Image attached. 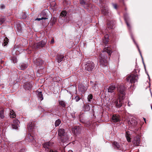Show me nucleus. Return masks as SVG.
<instances>
[{"label": "nucleus", "instance_id": "nucleus-9", "mask_svg": "<svg viewBox=\"0 0 152 152\" xmlns=\"http://www.w3.org/2000/svg\"><path fill=\"white\" fill-rule=\"evenodd\" d=\"M20 124V122L17 119H15L13 121V123L12 124V127L13 129H17Z\"/></svg>", "mask_w": 152, "mask_h": 152}, {"label": "nucleus", "instance_id": "nucleus-50", "mask_svg": "<svg viewBox=\"0 0 152 152\" xmlns=\"http://www.w3.org/2000/svg\"><path fill=\"white\" fill-rule=\"evenodd\" d=\"M143 118V119H144V120L146 122V119H145V118Z\"/></svg>", "mask_w": 152, "mask_h": 152}, {"label": "nucleus", "instance_id": "nucleus-19", "mask_svg": "<svg viewBox=\"0 0 152 152\" xmlns=\"http://www.w3.org/2000/svg\"><path fill=\"white\" fill-rule=\"evenodd\" d=\"M64 59V56L62 55H58L57 58V61L60 63L63 61Z\"/></svg>", "mask_w": 152, "mask_h": 152}, {"label": "nucleus", "instance_id": "nucleus-8", "mask_svg": "<svg viewBox=\"0 0 152 152\" xmlns=\"http://www.w3.org/2000/svg\"><path fill=\"white\" fill-rule=\"evenodd\" d=\"M47 40L46 39H44L43 40L39 42L36 44V48H38L40 47H44L46 43Z\"/></svg>", "mask_w": 152, "mask_h": 152}, {"label": "nucleus", "instance_id": "nucleus-20", "mask_svg": "<svg viewBox=\"0 0 152 152\" xmlns=\"http://www.w3.org/2000/svg\"><path fill=\"white\" fill-rule=\"evenodd\" d=\"M108 34H106L104 36V38L102 39V42L105 44H107L108 42Z\"/></svg>", "mask_w": 152, "mask_h": 152}, {"label": "nucleus", "instance_id": "nucleus-49", "mask_svg": "<svg viewBox=\"0 0 152 152\" xmlns=\"http://www.w3.org/2000/svg\"><path fill=\"white\" fill-rule=\"evenodd\" d=\"M68 152H72V150H69V151Z\"/></svg>", "mask_w": 152, "mask_h": 152}, {"label": "nucleus", "instance_id": "nucleus-45", "mask_svg": "<svg viewBox=\"0 0 152 152\" xmlns=\"http://www.w3.org/2000/svg\"><path fill=\"white\" fill-rule=\"evenodd\" d=\"M137 48H138V50H139V52H140V55H141V57H142V55H141V52H140V49H139V47H138V46H137Z\"/></svg>", "mask_w": 152, "mask_h": 152}, {"label": "nucleus", "instance_id": "nucleus-24", "mask_svg": "<svg viewBox=\"0 0 152 152\" xmlns=\"http://www.w3.org/2000/svg\"><path fill=\"white\" fill-rule=\"evenodd\" d=\"M113 145L115 149H118L120 147L119 143L115 142L113 143Z\"/></svg>", "mask_w": 152, "mask_h": 152}, {"label": "nucleus", "instance_id": "nucleus-12", "mask_svg": "<svg viewBox=\"0 0 152 152\" xmlns=\"http://www.w3.org/2000/svg\"><path fill=\"white\" fill-rule=\"evenodd\" d=\"M28 131L30 132H32L34 129V122H30L28 126Z\"/></svg>", "mask_w": 152, "mask_h": 152}, {"label": "nucleus", "instance_id": "nucleus-2", "mask_svg": "<svg viewBox=\"0 0 152 152\" xmlns=\"http://www.w3.org/2000/svg\"><path fill=\"white\" fill-rule=\"evenodd\" d=\"M108 47H105L102 53L99 55V56L100 65L103 67L104 66L107 68V67L108 63V61L107 60V57L106 56H105L104 52H106L110 56L112 53L111 50H108Z\"/></svg>", "mask_w": 152, "mask_h": 152}, {"label": "nucleus", "instance_id": "nucleus-25", "mask_svg": "<svg viewBox=\"0 0 152 152\" xmlns=\"http://www.w3.org/2000/svg\"><path fill=\"white\" fill-rule=\"evenodd\" d=\"M9 40V39L7 37H5L4 39V42L2 44L4 46H6L8 44Z\"/></svg>", "mask_w": 152, "mask_h": 152}, {"label": "nucleus", "instance_id": "nucleus-36", "mask_svg": "<svg viewBox=\"0 0 152 152\" xmlns=\"http://www.w3.org/2000/svg\"><path fill=\"white\" fill-rule=\"evenodd\" d=\"M80 99V98L78 96H76L75 98V101L77 102H78Z\"/></svg>", "mask_w": 152, "mask_h": 152}, {"label": "nucleus", "instance_id": "nucleus-4", "mask_svg": "<svg viewBox=\"0 0 152 152\" xmlns=\"http://www.w3.org/2000/svg\"><path fill=\"white\" fill-rule=\"evenodd\" d=\"M58 135L61 137V141L63 142H65L68 139L69 137L68 136H66L65 139H64V137L66 136V134L64 130L62 128L59 129L58 131Z\"/></svg>", "mask_w": 152, "mask_h": 152}, {"label": "nucleus", "instance_id": "nucleus-18", "mask_svg": "<svg viewBox=\"0 0 152 152\" xmlns=\"http://www.w3.org/2000/svg\"><path fill=\"white\" fill-rule=\"evenodd\" d=\"M37 96L39 99L42 101L43 99V97L42 94V92L41 91H39V90H37Z\"/></svg>", "mask_w": 152, "mask_h": 152}, {"label": "nucleus", "instance_id": "nucleus-43", "mask_svg": "<svg viewBox=\"0 0 152 152\" xmlns=\"http://www.w3.org/2000/svg\"><path fill=\"white\" fill-rule=\"evenodd\" d=\"M128 105L129 106H131V105H132V104L131 103V102H128Z\"/></svg>", "mask_w": 152, "mask_h": 152}, {"label": "nucleus", "instance_id": "nucleus-41", "mask_svg": "<svg viewBox=\"0 0 152 152\" xmlns=\"http://www.w3.org/2000/svg\"><path fill=\"white\" fill-rule=\"evenodd\" d=\"M1 9H4L5 8V6L3 4H1Z\"/></svg>", "mask_w": 152, "mask_h": 152}, {"label": "nucleus", "instance_id": "nucleus-32", "mask_svg": "<svg viewBox=\"0 0 152 152\" xmlns=\"http://www.w3.org/2000/svg\"><path fill=\"white\" fill-rule=\"evenodd\" d=\"M59 104L63 107H65L66 105L65 102L62 101H60L59 102Z\"/></svg>", "mask_w": 152, "mask_h": 152}, {"label": "nucleus", "instance_id": "nucleus-38", "mask_svg": "<svg viewBox=\"0 0 152 152\" xmlns=\"http://www.w3.org/2000/svg\"><path fill=\"white\" fill-rule=\"evenodd\" d=\"M113 7L116 9L117 8V4H113Z\"/></svg>", "mask_w": 152, "mask_h": 152}, {"label": "nucleus", "instance_id": "nucleus-14", "mask_svg": "<svg viewBox=\"0 0 152 152\" xmlns=\"http://www.w3.org/2000/svg\"><path fill=\"white\" fill-rule=\"evenodd\" d=\"M120 116L118 115H113L112 117V119L113 121L116 122H118L120 120Z\"/></svg>", "mask_w": 152, "mask_h": 152}, {"label": "nucleus", "instance_id": "nucleus-16", "mask_svg": "<svg viewBox=\"0 0 152 152\" xmlns=\"http://www.w3.org/2000/svg\"><path fill=\"white\" fill-rule=\"evenodd\" d=\"M33 84V83L32 82L26 83L25 85V88L26 90H29L32 87V85Z\"/></svg>", "mask_w": 152, "mask_h": 152}, {"label": "nucleus", "instance_id": "nucleus-28", "mask_svg": "<svg viewBox=\"0 0 152 152\" xmlns=\"http://www.w3.org/2000/svg\"><path fill=\"white\" fill-rule=\"evenodd\" d=\"M90 110V106L88 105L84 106V111H88Z\"/></svg>", "mask_w": 152, "mask_h": 152}, {"label": "nucleus", "instance_id": "nucleus-17", "mask_svg": "<svg viewBox=\"0 0 152 152\" xmlns=\"http://www.w3.org/2000/svg\"><path fill=\"white\" fill-rule=\"evenodd\" d=\"M20 68L21 70H24L26 69L28 66L27 63H22L20 64Z\"/></svg>", "mask_w": 152, "mask_h": 152}, {"label": "nucleus", "instance_id": "nucleus-5", "mask_svg": "<svg viewBox=\"0 0 152 152\" xmlns=\"http://www.w3.org/2000/svg\"><path fill=\"white\" fill-rule=\"evenodd\" d=\"M94 67V64L93 62L91 61H88L85 65L86 69L89 72H91Z\"/></svg>", "mask_w": 152, "mask_h": 152}, {"label": "nucleus", "instance_id": "nucleus-48", "mask_svg": "<svg viewBox=\"0 0 152 152\" xmlns=\"http://www.w3.org/2000/svg\"><path fill=\"white\" fill-rule=\"evenodd\" d=\"M19 152H24V150H21Z\"/></svg>", "mask_w": 152, "mask_h": 152}, {"label": "nucleus", "instance_id": "nucleus-30", "mask_svg": "<svg viewBox=\"0 0 152 152\" xmlns=\"http://www.w3.org/2000/svg\"><path fill=\"white\" fill-rule=\"evenodd\" d=\"M0 117L2 119H3L4 118V111L3 110H1L0 111Z\"/></svg>", "mask_w": 152, "mask_h": 152}, {"label": "nucleus", "instance_id": "nucleus-21", "mask_svg": "<svg viewBox=\"0 0 152 152\" xmlns=\"http://www.w3.org/2000/svg\"><path fill=\"white\" fill-rule=\"evenodd\" d=\"M124 20L129 29H130V26L128 22V19L127 14L124 15Z\"/></svg>", "mask_w": 152, "mask_h": 152}, {"label": "nucleus", "instance_id": "nucleus-6", "mask_svg": "<svg viewBox=\"0 0 152 152\" xmlns=\"http://www.w3.org/2000/svg\"><path fill=\"white\" fill-rule=\"evenodd\" d=\"M40 18H37L35 20L40 21L42 20L47 19L48 18V16L45 11H42L40 14Z\"/></svg>", "mask_w": 152, "mask_h": 152}, {"label": "nucleus", "instance_id": "nucleus-42", "mask_svg": "<svg viewBox=\"0 0 152 152\" xmlns=\"http://www.w3.org/2000/svg\"><path fill=\"white\" fill-rule=\"evenodd\" d=\"M96 84H95L94 87H95L94 89H95V91H97V89L96 88Z\"/></svg>", "mask_w": 152, "mask_h": 152}, {"label": "nucleus", "instance_id": "nucleus-34", "mask_svg": "<svg viewBox=\"0 0 152 152\" xmlns=\"http://www.w3.org/2000/svg\"><path fill=\"white\" fill-rule=\"evenodd\" d=\"M93 98V96L92 94H90L89 95L88 97V99L89 102H90L91 101V100Z\"/></svg>", "mask_w": 152, "mask_h": 152}, {"label": "nucleus", "instance_id": "nucleus-1", "mask_svg": "<svg viewBox=\"0 0 152 152\" xmlns=\"http://www.w3.org/2000/svg\"><path fill=\"white\" fill-rule=\"evenodd\" d=\"M118 98H114L113 100V103L117 107H120L122 106V100L125 97V91L126 88L123 85L118 86L117 87Z\"/></svg>", "mask_w": 152, "mask_h": 152}, {"label": "nucleus", "instance_id": "nucleus-47", "mask_svg": "<svg viewBox=\"0 0 152 152\" xmlns=\"http://www.w3.org/2000/svg\"><path fill=\"white\" fill-rule=\"evenodd\" d=\"M2 138L1 137H0V143H1V139Z\"/></svg>", "mask_w": 152, "mask_h": 152}, {"label": "nucleus", "instance_id": "nucleus-23", "mask_svg": "<svg viewBox=\"0 0 152 152\" xmlns=\"http://www.w3.org/2000/svg\"><path fill=\"white\" fill-rule=\"evenodd\" d=\"M36 64L37 65H40L43 64L44 61L39 59H37L36 60Z\"/></svg>", "mask_w": 152, "mask_h": 152}, {"label": "nucleus", "instance_id": "nucleus-10", "mask_svg": "<svg viewBox=\"0 0 152 152\" xmlns=\"http://www.w3.org/2000/svg\"><path fill=\"white\" fill-rule=\"evenodd\" d=\"M87 88L82 84H80L78 85V90L79 91L83 93L86 90Z\"/></svg>", "mask_w": 152, "mask_h": 152}, {"label": "nucleus", "instance_id": "nucleus-11", "mask_svg": "<svg viewBox=\"0 0 152 152\" xmlns=\"http://www.w3.org/2000/svg\"><path fill=\"white\" fill-rule=\"evenodd\" d=\"M53 143L50 142H48L43 144V146L48 151V150L50 149V147L53 145Z\"/></svg>", "mask_w": 152, "mask_h": 152}, {"label": "nucleus", "instance_id": "nucleus-46", "mask_svg": "<svg viewBox=\"0 0 152 152\" xmlns=\"http://www.w3.org/2000/svg\"><path fill=\"white\" fill-rule=\"evenodd\" d=\"M18 29L19 30V31H20L21 30V26H19Z\"/></svg>", "mask_w": 152, "mask_h": 152}, {"label": "nucleus", "instance_id": "nucleus-7", "mask_svg": "<svg viewBox=\"0 0 152 152\" xmlns=\"http://www.w3.org/2000/svg\"><path fill=\"white\" fill-rule=\"evenodd\" d=\"M72 131L73 134L77 135L81 133V130L79 126H75L72 128Z\"/></svg>", "mask_w": 152, "mask_h": 152}, {"label": "nucleus", "instance_id": "nucleus-13", "mask_svg": "<svg viewBox=\"0 0 152 152\" xmlns=\"http://www.w3.org/2000/svg\"><path fill=\"white\" fill-rule=\"evenodd\" d=\"M115 88V86L114 84H111L110 86L108 89V92L110 93L113 92Z\"/></svg>", "mask_w": 152, "mask_h": 152}, {"label": "nucleus", "instance_id": "nucleus-52", "mask_svg": "<svg viewBox=\"0 0 152 152\" xmlns=\"http://www.w3.org/2000/svg\"><path fill=\"white\" fill-rule=\"evenodd\" d=\"M136 123L135 124V123H134V124L133 125H136Z\"/></svg>", "mask_w": 152, "mask_h": 152}, {"label": "nucleus", "instance_id": "nucleus-54", "mask_svg": "<svg viewBox=\"0 0 152 152\" xmlns=\"http://www.w3.org/2000/svg\"><path fill=\"white\" fill-rule=\"evenodd\" d=\"M4 19L2 21V22H4Z\"/></svg>", "mask_w": 152, "mask_h": 152}, {"label": "nucleus", "instance_id": "nucleus-27", "mask_svg": "<svg viewBox=\"0 0 152 152\" xmlns=\"http://www.w3.org/2000/svg\"><path fill=\"white\" fill-rule=\"evenodd\" d=\"M27 137L28 139V141L29 142L32 141L34 140V138L33 136H31L30 134H28Z\"/></svg>", "mask_w": 152, "mask_h": 152}, {"label": "nucleus", "instance_id": "nucleus-26", "mask_svg": "<svg viewBox=\"0 0 152 152\" xmlns=\"http://www.w3.org/2000/svg\"><path fill=\"white\" fill-rule=\"evenodd\" d=\"M10 116L11 118H15L16 117V114L12 110L10 111Z\"/></svg>", "mask_w": 152, "mask_h": 152}, {"label": "nucleus", "instance_id": "nucleus-35", "mask_svg": "<svg viewBox=\"0 0 152 152\" xmlns=\"http://www.w3.org/2000/svg\"><path fill=\"white\" fill-rule=\"evenodd\" d=\"M26 17V15L25 13H22L21 14V18L23 19H25Z\"/></svg>", "mask_w": 152, "mask_h": 152}, {"label": "nucleus", "instance_id": "nucleus-22", "mask_svg": "<svg viewBox=\"0 0 152 152\" xmlns=\"http://www.w3.org/2000/svg\"><path fill=\"white\" fill-rule=\"evenodd\" d=\"M102 12L105 16H107L108 15L109 13V11L108 10L102 8Z\"/></svg>", "mask_w": 152, "mask_h": 152}, {"label": "nucleus", "instance_id": "nucleus-53", "mask_svg": "<svg viewBox=\"0 0 152 152\" xmlns=\"http://www.w3.org/2000/svg\"><path fill=\"white\" fill-rule=\"evenodd\" d=\"M31 53V51L30 50L29 52H28V53Z\"/></svg>", "mask_w": 152, "mask_h": 152}, {"label": "nucleus", "instance_id": "nucleus-40", "mask_svg": "<svg viewBox=\"0 0 152 152\" xmlns=\"http://www.w3.org/2000/svg\"><path fill=\"white\" fill-rule=\"evenodd\" d=\"M50 152H58L57 151L53 150H50Z\"/></svg>", "mask_w": 152, "mask_h": 152}, {"label": "nucleus", "instance_id": "nucleus-44", "mask_svg": "<svg viewBox=\"0 0 152 152\" xmlns=\"http://www.w3.org/2000/svg\"><path fill=\"white\" fill-rule=\"evenodd\" d=\"M80 3L81 4H85V2L84 1H81L80 2Z\"/></svg>", "mask_w": 152, "mask_h": 152}, {"label": "nucleus", "instance_id": "nucleus-51", "mask_svg": "<svg viewBox=\"0 0 152 152\" xmlns=\"http://www.w3.org/2000/svg\"><path fill=\"white\" fill-rule=\"evenodd\" d=\"M72 117L73 118H75V117L74 116H72Z\"/></svg>", "mask_w": 152, "mask_h": 152}, {"label": "nucleus", "instance_id": "nucleus-39", "mask_svg": "<svg viewBox=\"0 0 152 152\" xmlns=\"http://www.w3.org/2000/svg\"><path fill=\"white\" fill-rule=\"evenodd\" d=\"M54 40L53 38H52L50 41V44H53L54 43Z\"/></svg>", "mask_w": 152, "mask_h": 152}, {"label": "nucleus", "instance_id": "nucleus-3", "mask_svg": "<svg viewBox=\"0 0 152 152\" xmlns=\"http://www.w3.org/2000/svg\"><path fill=\"white\" fill-rule=\"evenodd\" d=\"M138 79V75L136 74H132L128 77L126 79L127 81L131 83H135L137 82Z\"/></svg>", "mask_w": 152, "mask_h": 152}, {"label": "nucleus", "instance_id": "nucleus-15", "mask_svg": "<svg viewBox=\"0 0 152 152\" xmlns=\"http://www.w3.org/2000/svg\"><path fill=\"white\" fill-rule=\"evenodd\" d=\"M134 144L136 145H139L140 143V139L139 137H136L134 138L133 141Z\"/></svg>", "mask_w": 152, "mask_h": 152}, {"label": "nucleus", "instance_id": "nucleus-31", "mask_svg": "<svg viewBox=\"0 0 152 152\" xmlns=\"http://www.w3.org/2000/svg\"><path fill=\"white\" fill-rule=\"evenodd\" d=\"M12 61L14 63H17V58L15 57H13L11 59Z\"/></svg>", "mask_w": 152, "mask_h": 152}, {"label": "nucleus", "instance_id": "nucleus-37", "mask_svg": "<svg viewBox=\"0 0 152 152\" xmlns=\"http://www.w3.org/2000/svg\"><path fill=\"white\" fill-rule=\"evenodd\" d=\"M126 137L127 141L129 142H130L131 138H130L129 136L127 134L126 136Z\"/></svg>", "mask_w": 152, "mask_h": 152}, {"label": "nucleus", "instance_id": "nucleus-29", "mask_svg": "<svg viewBox=\"0 0 152 152\" xmlns=\"http://www.w3.org/2000/svg\"><path fill=\"white\" fill-rule=\"evenodd\" d=\"M61 123V120L58 119L56 120L55 122V126H58Z\"/></svg>", "mask_w": 152, "mask_h": 152}, {"label": "nucleus", "instance_id": "nucleus-33", "mask_svg": "<svg viewBox=\"0 0 152 152\" xmlns=\"http://www.w3.org/2000/svg\"><path fill=\"white\" fill-rule=\"evenodd\" d=\"M67 13L65 11H62L61 13V16L62 17H63L64 16H66Z\"/></svg>", "mask_w": 152, "mask_h": 152}]
</instances>
